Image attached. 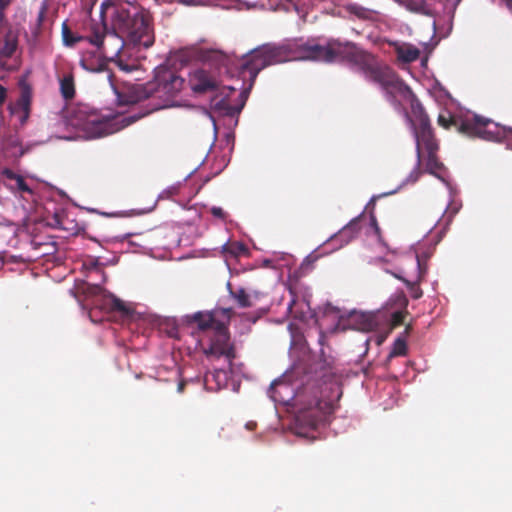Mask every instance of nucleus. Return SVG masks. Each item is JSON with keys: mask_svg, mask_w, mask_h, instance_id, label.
Instances as JSON below:
<instances>
[{"mask_svg": "<svg viewBox=\"0 0 512 512\" xmlns=\"http://www.w3.org/2000/svg\"><path fill=\"white\" fill-rule=\"evenodd\" d=\"M356 47L353 42H341L338 39H329L324 45L313 40L305 43H265L250 50L249 58L243 66L250 70L253 81L263 69L295 59L325 63L348 62Z\"/></svg>", "mask_w": 512, "mask_h": 512, "instance_id": "obj_1", "label": "nucleus"}, {"mask_svg": "<svg viewBox=\"0 0 512 512\" xmlns=\"http://www.w3.org/2000/svg\"><path fill=\"white\" fill-rule=\"evenodd\" d=\"M100 21L105 22L110 29L133 45L149 48L154 44L152 17L144 9L105 0L100 7Z\"/></svg>", "mask_w": 512, "mask_h": 512, "instance_id": "obj_2", "label": "nucleus"}, {"mask_svg": "<svg viewBox=\"0 0 512 512\" xmlns=\"http://www.w3.org/2000/svg\"><path fill=\"white\" fill-rule=\"evenodd\" d=\"M348 62L356 66L368 81L378 84L384 91L386 99L395 108L400 106L399 98L411 97V89L397 73L371 53L357 46Z\"/></svg>", "mask_w": 512, "mask_h": 512, "instance_id": "obj_3", "label": "nucleus"}, {"mask_svg": "<svg viewBox=\"0 0 512 512\" xmlns=\"http://www.w3.org/2000/svg\"><path fill=\"white\" fill-rule=\"evenodd\" d=\"M249 55L250 51L241 59H236L226 54H223L219 51H207L205 53L204 58L206 62L211 64V60H214L218 63L219 73H222V70H224V72L227 74H231V76H234L237 73L244 81H249L248 87L244 88V90L239 93V103L237 104H232L228 95L222 98L215 97L212 100L211 106L212 110L215 113H218L222 116L234 118L238 116L241 110L243 109L245 101L247 99V95L249 91L252 89L254 82L256 80V78L253 81L251 80L250 70L243 66V64L248 60Z\"/></svg>", "mask_w": 512, "mask_h": 512, "instance_id": "obj_4", "label": "nucleus"}, {"mask_svg": "<svg viewBox=\"0 0 512 512\" xmlns=\"http://www.w3.org/2000/svg\"><path fill=\"white\" fill-rule=\"evenodd\" d=\"M400 102L402 100L410 102L411 113L412 116H409L408 112L405 111V116L408 122L411 125L413 135L416 141V156L417 163L416 168L411 172L410 178L412 182L417 181L420 175V165L422 162V154L423 152L433 151L439 149L438 141L435 137L433 128L431 126V122L429 116L425 112L423 106L418 101L416 96L411 91V97L409 98H399ZM402 105L397 110L401 109Z\"/></svg>", "mask_w": 512, "mask_h": 512, "instance_id": "obj_5", "label": "nucleus"}, {"mask_svg": "<svg viewBox=\"0 0 512 512\" xmlns=\"http://www.w3.org/2000/svg\"><path fill=\"white\" fill-rule=\"evenodd\" d=\"M108 26L105 22L91 20L86 28L87 41L95 46L104 58L116 61L121 70L131 71L130 66L120 59V53L127 42L126 38L112 29L109 31Z\"/></svg>", "mask_w": 512, "mask_h": 512, "instance_id": "obj_6", "label": "nucleus"}, {"mask_svg": "<svg viewBox=\"0 0 512 512\" xmlns=\"http://www.w3.org/2000/svg\"><path fill=\"white\" fill-rule=\"evenodd\" d=\"M437 123L445 129L454 128L460 134L470 138L494 140L498 136L497 124L478 115L453 116L446 112L439 114Z\"/></svg>", "mask_w": 512, "mask_h": 512, "instance_id": "obj_7", "label": "nucleus"}, {"mask_svg": "<svg viewBox=\"0 0 512 512\" xmlns=\"http://www.w3.org/2000/svg\"><path fill=\"white\" fill-rule=\"evenodd\" d=\"M68 124L82 131L86 138H99L115 132L114 119L102 115L87 104H78L67 117Z\"/></svg>", "mask_w": 512, "mask_h": 512, "instance_id": "obj_8", "label": "nucleus"}, {"mask_svg": "<svg viewBox=\"0 0 512 512\" xmlns=\"http://www.w3.org/2000/svg\"><path fill=\"white\" fill-rule=\"evenodd\" d=\"M183 84L184 79L175 71L160 66L156 69L154 81L137 87V100L156 97L169 102L182 90Z\"/></svg>", "mask_w": 512, "mask_h": 512, "instance_id": "obj_9", "label": "nucleus"}, {"mask_svg": "<svg viewBox=\"0 0 512 512\" xmlns=\"http://www.w3.org/2000/svg\"><path fill=\"white\" fill-rule=\"evenodd\" d=\"M333 400L332 396L326 395L322 398L314 395L313 399L306 400L304 392L297 394L296 401L299 406L296 415L297 421L307 427L316 428L326 414L333 409Z\"/></svg>", "mask_w": 512, "mask_h": 512, "instance_id": "obj_10", "label": "nucleus"}, {"mask_svg": "<svg viewBox=\"0 0 512 512\" xmlns=\"http://www.w3.org/2000/svg\"><path fill=\"white\" fill-rule=\"evenodd\" d=\"M204 354L208 358L225 357L229 366L232 365L233 360L236 358V351L234 344L230 342L228 330L217 324V328L211 338V343L208 348L204 349Z\"/></svg>", "mask_w": 512, "mask_h": 512, "instance_id": "obj_11", "label": "nucleus"}, {"mask_svg": "<svg viewBox=\"0 0 512 512\" xmlns=\"http://www.w3.org/2000/svg\"><path fill=\"white\" fill-rule=\"evenodd\" d=\"M0 182L12 193L18 194L26 201H36V185L30 183L25 177L10 168L1 170Z\"/></svg>", "mask_w": 512, "mask_h": 512, "instance_id": "obj_12", "label": "nucleus"}, {"mask_svg": "<svg viewBox=\"0 0 512 512\" xmlns=\"http://www.w3.org/2000/svg\"><path fill=\"white\" fill-rule=\"evenodd\" d=\"M20 95L15 102L8 105L11 115L17 116L21 125H24L30 117L33 89L28 82V76H22L18 81Z\"/></svg>", "mask_w": 512, "mask_h": 512, "instance_id": "obj_13", "label": "nucleus"}, {"mask_svg": "<svg viewBox=\"0 0 512 512\" xmlns=\"http://www.w3.org/2000/svg\"><path fill=\"white\" fill-rule=\"evenodd\" d=\"M189 85L195 93H205L216 88V78L206 69L198 68L189 74Z\"/></svg>", "mask_w": 512, "mask_h": 512, "instance_id": "obj_14", "label": "nucleus"}, {"mask_svg": "<svg viewBox=\"0 0 512 512\" xmlns=\"http://www.w3.org/2000/svg\"><path fill=\"white\" fill-rule=\"evenodd\" d=\"M416 267H417V275L413 281L404 278L400 274L393 273V276L395 278L401 280L407 286V288L409 289V291L411 293L412 298L419 299L420 297H422V294H423L421 288L419 287V283L425 276L427 267L422 263V261L418 255H416Z\"/></svg>", "mask_w": 512, "mask_h": 512, "instance_id": "obj_15", "label": "nucleus"}, {"mask_svg": "<svg viewBox=\"0 0 512 512\" xmlns=\"http://www.w3.org/2000/svg\"><path fill=\"white\" fill-rule=\"evenodd\" d=\"M17 48V38L11 32H7L3 38H0V66H3L4 60L11 57Z\"/></svg>", "mask_w": 512, "mask_h": 512, "instance_id": "obj_16", "label": "nucleus"}, {"mask_svg": "<svg viewBox=\"0 0 512 512\" xmlns=\"http://www.w3.org/2000/svg\"><path fill=\"white\" fill-rule=\"evenodd\" d=\"M59 90L65 101L72 100L75 97L76 87L72 72H66L59 78Z\"/></svg>", "mask_w": 512, "mask_h": 512, "instance_id": "obj_17", "label": "nucleus"}, {"mask_svg": "<svg viewBox=\"0 0 512 512\" xmlns=\"http://www.w3.org/2000/svg\"><path fill=\"white\" fill-rule=\"evenodd\" d=\"M398 60L404 63L416 61L420 56V50L412 44L404 43L395 46Z\"/></svg>", "mask_w": 512, "mask_h": 512, "instance_id": "obj_18", "label": "nucleus"}, {"mask_svg": "<svg viewBox=\"0 0 512 512\" xmlns=\"http://www.w3.org/2000/svg\"><path fill=\"white\" fill-rule=\"evenodd\" d=\"M61 34L63 44L67 47H73L81 41H87V34L82 36L73 33L66 21L62 23Z\"/></svg>", "mask_w": 512, "mask_h": 512, "instance_id": "obj_19", "label": "nucleus"}, {"mask_svg": "<svg viewBox=\"0 0 512 512\" xmlns=\"http://www.w3.org/2000/svg\"><path fill=\"white\" fill-rule=\"evenodd\" d=\"M222 252L225 256L238 258L242 255L248 254V248L246 245L239 241L228 242L223 245Z\"/></svg>", "mask_w": 512, "mask_h": 512, "instance_id": "obj_20", "label": "nucleus"}, {"mask_svg": "<svg viewBox=\"0 0 512 512\" xmlns=\"http://www.w3.org/2000/svg\"><path fill=\"white\" fill-rule=\"evenodd\" d=\"M191 321L197 324L200 330H207L216 325L214 316L211 313L197 312L191 316Z\"/></svg>", "mask_w": 512, "mask_h": 512, "instance_id": "obj_21", "label": "nucleus"}, {"mask_svg": "<svg viewBox=\"0 0 512 512\" xmlns=\"http://www.w3.org/2000/svg\"><path fill=\"white\" fill-rule=\"evenodd\" d=\"M3 146L6 151L11 152L12 156H22L24 151L21 148V141L17 134L9 135L3 140Z\"/></svg>", "mask_w": 512, "mask_h": 512, "instance_id": "obj_22", "label": "nucleus"}, {"mask_svg": "<svg viewBox=\"0 0 512 512\" xmlns=\"http://www.w3.org/2000/svg\"><path fill=\"white\" fill-rule=\"evenodd\" d=\"M108 300L111 311L118 312L122 316H130L133 313V310L116 296L110 295Z\"/></svg>", "mask_w": 512, "mask_h": 512, "instance_id": "obj_23", "label": "nucleus"}, {"mask_svg": "<svg viewBox=\"0 0 512 512\" xmlns=\"http://www.w3.org/2000/svg\"><path fill=\"white\" fill-rule=\"evenodd\" d=\"M344 9L349 14L354 15L358 19L367 20L371 18L372 11L368 8H365L357 3H349L344 6Z\"/></svg>", "mask_w": 512, "mask_h": 512, "instance_id": "obj_24", "label": "nucleus"}, {"mask_svg": "<svg viewBox=\"0 0 512 512\" xmlns=\"http://www.w3.org/2000/svg\"><path fill=\"white\" fill-rule=\"evenodd\" d=\"M438 150L433 151H427L425 152L427 154V170L435 174L437 171L442 169V163L438 160L437 157Z\"/></svg>", "mask_w": 512, "mask_h": 512, "instance_id": "obj_25", "label": "nucleus"}, {"mask_svg": "<svg viewBox=\"0 0 512 512\" xmlns=\"http://www.w3.org/2000/svg\"><path fill=\"white\" fill-rule=\"evenodd\" d=\"M46 15H47V5L45 3H43L40 6V9L38 11L37 18H36V23L32 30V34L34 37H38L40 35L41 30H42V25L46 19Z\"/></svg>", "mask_w": 512, "mask_h": 512, "instance_id": "obj_26", "label": "nucleus"}, {"mask_svg": "<svg viewBox=\"0 0 512 512\" xmlns=\"http://www.w3.org/2000/svg\"><path fill=\"white\" fill-rule=\"evenodd\" d=\"M407 353V344L404 339L397 338L395 342L393 343L392 350L390 351L388 355V359H391L393 357L397 356H404Z\"/></svg>", "mask_w": 512, "mask_h": 512, "instance_id": "obj_27", "label": "nucleus"}, {"mask_svg": "<svg viewBox=\"0 0 512 512\" xmlns=\"http://www.w3.org/2000/svg\"><path fill=\"white\" fill-rule=\"evenodd\" d=\"M359 218H354L351 220L343 229L339 232L341 237L349 235L353 237L359 231Z\"/></svg>", "mask_w": 512, "mask_h": 512, "instance_id": "obj_28", "label": "nucleus"}, {"mask_svg": "<svg viewBox=\"0 0 512 512\" xmlns=\"http://www.w3.org/2000/svg\"><path fill=\"white\" fill-rule=\"evenodd\" d=\"M234 297L240 307L246 308L252 305L250 296L244 289H239L234 293Z\"/></svg>", "mask_w": 512, "mask_h": 512, "instance_id": "obj_29", "label": "nucleus"}, {"mask_svg": "<svg viewBox=\"0 0 512 512\" xmlns=\"http://www.w3.org/2000/svg\"><path fill=\"white\" fill-rule=\"evenodd\" d=\"M322 377L329 378V389L332 392H335L336 398L339 399L341 396L340 386L338 384V381L335 379L334 375L331 372H329V373H324L322 375Z\"/></svg>", "mask_w": 512, "mask_h": 512, "instance_id": "obj_30", "label": "nucleus"}, {"mask_svg": "<svg viewBox=\"0 0 512 512\" xmlns=\"http://www.w3.org/2000/svg\"><path fill=\"white\" fill-rule=\"evenodd\" d=\"M407 312L396 311L392 314V325L400 326L404 323Z\"/></svg>", "mask_w": 512, "mask_h": 512, "instance_id": "obj_31", "label": "nucleus"}, {"mask_svg": "<svg viewBox=\"0 0 512 512\" xmlns=\"http://www.w3.org/2000/svg\"><path fill=\"white\" fill-rule=\"evenodd\" d=\"M210 213L217 219L225 221L228 217V213L224 211L221 207L213 206L210 209Z\"/></svg>", "mask_w": 512, "mask_h": 512, "instance_id": "obj_32", "label": "nucleus"}, {"mask_svg": "<svg viewBox=\"0 0 512 512\" xmlns=\"http://www.w3.org/2000/svg\"><path fill=\"white\" fill-rule=\"evenodd\" d=\"M459 206L457 204H451L447 207L444 217L447 219V222H450L452 218L458 213Z\"/></svg>", "mask_w": 512, "mask_h": 512, "instance_id": "obj_33", "label": "nucleus"}, {"mask_svg": "<svg viewBox=\"0 0 512 512\" xmlns=\"http://www.w3.org/2000/svg\"><path fill=\"white\" fill-rule=\"evenodd\" d=\"M397 299H398V304L404 308L407 307L408 305V299L407 297L405 296V294L403 292H400L398 295H397Z\"/></svg>", "mask_w": 512, "mask_h": 512, "instance_id": "obj_34", "label": "nucleus"}, {"mask_svg": "<svg viewBox=\"0 0 512 512\" xmlns=\"http://www.w3.org/2000/svg\"><path fill=\"white\" fill-rule=\"evenodd\" d=\"M7 98V89L0 84V108L4 104Z\"/></svg>", "mask_w": 512, "mask_h": 512, "instance_id": "obj_35", "label": "nucleus"}, {"mask_svg": "<svg viewBox=\"0 0 512 512\" xmlns=\"http://www.w3.org/2000/svg\"><path fill=\"white\" fill-rule=\"evenodd\" d=\"M11 2L12 0H0V22L4 17L2 10L5 9Z\"/></svg>", "mask_w": 512, "mask_h": 512, "instance_id": "obj_36", "label": "nucleus"}, {"mask_svg": "<svg viewBox=\"0 0 512 512\" xmlns=\"http://www.w3.org/2000/svg\"><path fill=\"white\" fill-rule=\"evenodd\" d=\"M202 0H178V2L186 5H198Z\"/></svg>", "mask_w": 512, "mask_h": 512, "instance_id": "obj_37", "label": "nucleus"}, {"mask_svg": "<svg viewBox=\"0 0 512 512\" xmlns=\"http://www.w3.org/2000/svg\"><path fill=\"white\" fill-rule=\"evenodd\" d=\"M88 289H89L88 293H90V294H98L102 290L99 285L91 286Z\"/></svg>", "mask_w": 512, "mask_h": 512, "instance_id": "obj_38", "label": "nucleus"}, {"mask_svg": "<svg viewBox=\"0 0 512 512\" xmlns=\"http://www.w3.org/2000/svg\"><path fill=\"white\" fill-rule=\"evenodd\" d=\"M296 303V300L295 298L293 297L290 301V303L288 304V311L290 314H294V311H293V306L295 305Z\"/></svg>", "mask_w": 512, "mask_h": 512, "instance_id": "obj_39", "label": "nucleus"}, {"mask_svg": "<svg viewBox=\"0 0 512 512\" xmlns=\"http://www.w3.org/2000/svg\"><path fill=\"white\" fill-rule=\"evenodd\" d=\"M185 385H186L185 381H180L177 386V391L179 393H182L184 391Z\"/></svg>", "mask_w": 512, "mask_h": 512, "instance_id": "obj_40", "label": "nucleus"}, {"mask_svg": "<svg viewBox=\"0 0 512 512\" xmlns=\"http://www.w3.org/2000/svg\"><path fill=\"white\" fill-rule=\"evenodd\" d=\"M246 428H247L248 430H254V429L256 428V423H255V422H248V423L246 424Z\"/></svg>", "mask_w": 512, "mask_h": 512, "instance_id": "obj_41", "label": "nucleus"}, {"mask_svg": "<svg viewBox=\"0 0 512 512\" xmlns=\"http://www.w3.org/2000/svg\"><path fill=\"white\" fill-rule=\"evenodd\" d=\"M228 89H229L230 92H235L236 91L235 87H228Z\"/></svg>", "mask_w": 512, "mask_h": 512, "instance_id": "obj_42", "label": "nucleus"}, {"mask_svg": "<svg viewBox=\"0 0 512 512\" xmlns=\"http://www.w3.org/2000/svg\"><path fill=\"white\" fill-rule=\"evenodd\" d=\"M460 2L461 0H455L454 7L457 6Z\"/></svg>", "mask_w": 512, "mask_h": 512, "instance_id": "obj_43", "label": "nucleus"}, {"mask_svg": "<svg viewBox=\"0 0 512 512\" xmlns=\"http://www.w3.org/2000/svg\"><path fill=\"white\" fill-rule=\"evenodd\" d=\"M371 219H372V222H373V223H376V219H375V217H374V216H371Z\"/></svg>", "mask_w": 512, "mask_h": 512, "instance_id": "obj_44", "label": "nucleus"}]
</instances>
